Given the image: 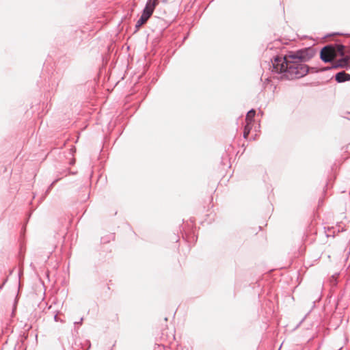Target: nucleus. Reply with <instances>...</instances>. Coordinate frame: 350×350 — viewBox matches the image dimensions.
<instances>
[{"instance_id":"obj_7","label":"nucleus","mask_w":350,"mask_h":350,"mask_svg":"<svg viewBox=\"0 0 350 350\" xmlns=\"http://www.w3.org/2000/svg\"><path fill=\"white\" fill-rule=\"evenodd\" d=\"M252 128V125L251 124H245L243 130V137L244 138H247L250 133V131Z\"/></svg>"},{"instance_id":"obj_3","label":"nucleus","mask_w":350,"mask_h":350,"mask_svg":"<svg viewBox=\"0 0 350 350\" xmlns=\"http://www.w3.org/2000/svg\"><path fill=\"white\" fill-rule=\"evenodd\" d=\"M158 3L159 0H148L147 1L140 18L136 23L135 27L137 29L141 27L148 21Z\"/></svg>"},{"instance_id":"obj_1","label":"nucleus","mask_w":350,"mask_h":350,"mask_svg":"<svg viewBox=\"0 0 350 350\" xmlns=\"http://www.w3.org/2000/svg\"><path fill=\"white\" fill-rule=\"evenodd\" d=\"M312 57L311 50L307 49L291 53L283 57H276L273 62V70L276 72H286L291 79L301 78L308 72V67L302 62Z\"/></svg>"},{"instance_id":"obj_6","label":"nucleus","mask_w":350,"mask_h":350,"mask_svg":"<svg viewBox=\"0 0 350 350\" xmlns=\"http://www.w3.org/2000/svg\"><path fill=\"white\" fill-rule=\"evenodd\" d=\"M256 114V111L254 109H251L249 111L245 117V122L247 124L252 125V122L254 121V118Z\"/></svg>"},{"instance_id":"obj_4","label":"nucleus","mask_w":350,"mask_h":350,"mask_svg":"<svg viewBox=\"0 0 350 350\" xmlns=\"http://www.w3.org/2000/svg\"><path fill=\"white\" fill-rule=\"evenodd\" d=\"M342 57L338 59L335 64L334 68H347L350 67V54H347V49L345 47V55H342Z\"/></svg>"},{"instance_id":"obj_5","label":"nucleus","mask_w":350,"mask_h":350,"mask_svg":"<svg viewBox=\"0 0 350 350\" xmlns=\"http://www.w3.org/2000/svg\"><path fill=\"white\" fill-rule=\"evenodd\" d=\"M336 80L338 83L350 81V75L345 72H340L336 75Z\"/></svg>"},{"instance_id":"obj_2","label":"nucleus","mask_w":350,"mask_h":350,"mask_svg":"<svg viewBox=\"0 0 350 350\" xmlns=\"http://www.w3.org/2000/svg\"><path fill=\"white\" fill-rule=\"evenodd\" d=\"M345 55V46L337 45L336 48L332 46H325L321 51V58L325 62H331L338 55Z\"/></svg>"}]
</instances>
